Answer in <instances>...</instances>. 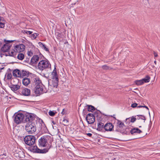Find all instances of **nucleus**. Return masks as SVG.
I'll return each instance as SVG.
<instances>
[{
  "instance_id": "5",
  "label": "nucleus",
  "mask_w": 160,
  "mask_h": 160,
  "mask_svg": "<svg viewBox=\"0 0 160 160\" xmlns=\"http://www.w3.org/2000/svg\"><path fill=\"white\" fill-rule=\"evenodd\" d=\"M36 140L35 137L33 135H28L24 138L25 143L28 146L34 145L35 143Z\"/></svg>"
},
{
  "instance_id": "38",
  "label": "nucleus",
  "mask_w": 160,
  "mask_h": 160,
  "mask_svg": "<svg viewBox=\"0 0 160 160\" xmlns=\"http://www.w3.org/2000/svg\"><path fill=\"white\" fill-rule=\"evenodd\" d=\"M4 27V24L3 23H2L0 22V28H3Z\"/></svg>"
},
{
  "instance_id": "39",
  "label": "nucleus",
  "mask_w": 160,
  "mask_h": 160,
  "mask_svg": "<svg viewBox=\"0 0 160 160\" xmlns=\"http://www.w3.org/2000/svg\"><path fill=\"white\" fill-rule=\"evenodd\" d=\"M138 104L136 103H134L132 104L131 105V107L133 108H135L137 107Z\"/></svg>"
},
{
  "instance_id": "46",
  "label": "nucleus",
  "mask_w": 160,
  "mask_h": 160,
  "mask_svg": "<svg viewBox=\"0 0 160 160\" xmlns=\"http://www.w3.org/2000/svg\"><path fill=\"white\" fill-rule=\"evenodd\" d=\"M4 54H2V53L0 52V55L1 57H2V55H4Z\"/></svg>"
},
{
  "instance_id": "32",
  "label": "nucleus",
  "mask_w": 160,
  "mask_h": 160,
  "mask_svg": "<svg viewBox=\"0 0 160 160\" xmlns=\"http://www.w3.org/2000/svg\"><path fill=\"white\" fill-rule=\"evenodd\" d=\"M63 124L64 126L67 125L68 123V121L67 119H64L62 120Z\"/></svg>"
},
{
  "instance_id": "26",
  "label": "nucleus",
  "mask_w": 160,
  "mask_h": 160,
  "mask_svg": "<svg viewBox=\"0 0 160 160\" xmlns=\"http://www.w3.org/2000/svg\"><path fill=\"white\" fill-rule=\"evenodd\" d=\"M24 58V55L23 54L19 53L17 56V58L20 60H22Z\"/></svg>"
},
{
  "instance_id": "4",
  "label": "nucleus",
  "mask_w": 160,
  "mask_h": 160,
  "mask_svg": "<svg viewBox=\"0 0 160 160\" xmlns=\"http://www.w3.org/2000/svg\"><path fill=\"white\" fill-rule=\"evenodd\" d=\"M5 44L2 47L1 50L3 52H8L12 46V43L13 42L12 40H6L5 39L4 40Z\"/></svg>"
},
{
  "instance_id": "35",
  "label": "nucleus",
  "mask_w": 160,
  "mask_h": 160,
  "mask_svg": "<svg viewBox=\"0 0 160 160\" xmlns=\"http://www.w3.org/2000/svg\"><path fill=\"white\" fill-rule=\"evenodd\" d=\"M136 118L133 116L131 118L130 122H134L136 121Z\"/></svg>"
},
{
  "instance_id": "15",
  "label": "nucleus",
  "mask_w": 160,
  "mask_h": 160,
  "mask_svg": "<svg viewBox=\"0 0 160 160\" xmlns=\"http://www.w3.org/2000/svg\"><path fill=\"white\" fill-rule=\"evenodd\" d=\"M13 75L14 77H20L21 76V71L18 69H16L13 72Z\"/></svg>"
},
{
  "instance_id": "19",
  "label": "nucleus",
  "mask_w": 160,
  "mask_h": 160,
  "mask_svg": "<svg viewBox=\"0 0 160 160\" xmlns=\"http://www.w3.org/2000/svg\"><path fill=\"white\" fill-rule=\"evenodd\" d=\"M131 133L132 134H133L134 133H140L142 132V131L138 128H134L132 129L131 131Z\"/></svg>"
},
{
  "instance_id": "36",
  "label": "nucleus",
  "mask_w": 160,
  "mask_h": 160,
  "mask_svg": "<svg viewBox=\"0 0 160 160\" xmlns=\"http://www.w3.org/2000/svg\"><path fill=\"white\" fill-rule=\"evenodd\" d=\"M102 68L104 70H108L109 69V67L106 65L102 66Z\"/></svg>"
},
{
  "instance_id": "13",
  "label": "nucleus",
  "mask_w": 160,
  "mask_h": 160,
  "mask_svg": "<svg viewBox=\"0 0 160 160\" xmlns=\"http://www.w3.org/2000/svg\"><path fill=\"white\" fill-rule=\"evenodd\" d=\"M118 121L117 122V127L115 129V131L118 132H121V131L120 128H123L125 127L124 124L122 122L118 120H117Z\"/></svg>"
},
{
  "instance_id": "50",
  "label": "nucleus",
  "mask_w": 160,
  "mask_h": 160,
  "mask_svg": "<svg viewBox=\"0 0 160 160\" xmlns=\"http://www.w3.org/2000/svg\"><path fill=\"white\" fill-rule=\"evenodd\" d=\"M112 160H115V158H114V159Z\"/></svg>"
},
{
  "instance_id": "33",
  "label": "nucleus",
  "mask_w": 160,
  "mask_h": 160,
  "mask_svg": "<svg viewBox=\"0 0 160 160\" xmlns=\"http://www.w3.org/2000/svg\"><path fill=\"white\" fill-rule=\"evenodd\" d=\"M56 112H55L52 111H50L48 112L49 115L51 116H53L55 114Z\"/></svg>"
},
{
  "instance_id": "2",
  "label": "nucleus",
  "mask_w": 160,
  "mask_h": 160,
  "mask_svg": "<svg viewBox=\"0 0 160 160\" xmlns=\"http://www.w3.org/2000/svg\"><path fill=\"white\" fill-rule=\"evenodd\" d=\"M44 88V87L41 81L38 80L36 81L35 87L33 90L37 95H38L46 92Z\"/></svg>"
},
{
  "instance_id": "40",
  "label": "nucleus",
  "mask_w": 160,
  "mask_h": 160,
  "mask_svg": "<svg viewBox=\"0 0 160 160\" xmlns=\"http://www.w3.org/2000/svg\"><path fill=\"white\" fill-rule=\"evenodd\" d=\"M153 54L154 55V57L155 58L158 56V53L155 51H153Z\"/></svg>"
},
{
  "instance_id": "43",
  "label": "nucleus",
  "mask_w": 160,
  "mask_h": 160,
  "mask_svg": "<svg viewBox=\"0 0 160 160\" xmlns=\"http://www.w3.org/2000/svg\"><path fill=\"white\" fill-rule=\"evenodd\" d=\"M64 109H63L62 111L61 112V113L62 114H64L65 113V112H64Z\"/></svg>"
},
{
  "instance_id": "48",
  "label": "nucleus",
  "mask_w": 160,
  "mask_h": 160,
  "mask_svg": "<svg viewBox=\"0 0 160 160\" xmlns=\"http://www.w3.org/2000/svg\"><path fill=\"white\" fill-rule=\"evenodd\" d=\"M2 45V42L0 41V47L1 46V45Z\"/></svg>"
},
{
  "instance_id": "47",
  "label": "nucleus",
  "mask_w": 160,
  "mask_h": 160,
  "mask_svg": "<svg viewBox=\"0 0 160 160\" xmlns=\"http://www.w3.org/2000/svg\"><path fill=\"white\" fill-rule=\"evenodd\" d=\"M142 107H143V106L140 105V106H138V108H142Z\"/></svg>"
},
{
  "instance_id": "3",
  "label": "nucleus",
  "mask_w": 160,
  "mask_h": 160,
  "mask_svg": "<svg viewBox=\"0 0 160 160\" xmlns=\"http://www.w3.org/2000/svg\"><path fill=\"white\" fill-rule=\"evenodd\" d=\"M33 119L28 121V122L27 123L25 126V129L26 132L28 134H32L36 130V127L34 123L32 122Z\"/></svg>"
},
{
  "instance_id": "44",
  "label": "nucleus",
  "mask_w": 160,
  "mask_h": 160,
  "mask_svg": "<svg viewBox=\"0 0 160 160\" xmlns=\"http://www.w3.org/2000/svg\"><path fill=\"white\" fill-rule=\"evenodd\" d=\"M143 107L146 108L148 110H149L148 108L146 106H145V105L143 106Z\"/></svg>"
},
{
  "instance_id": "14",
  "label": "nucleus",
  "mask_w": 160,
  "mask_h": 160,
  "mask_svg": "<svg viewBox=\"0 0 160 160\" xmlns=\"http://www.w3.org/2000/svg\"><path fill=\"white\" fill-rule=\"evenodd\" d=\"M39 58V57L38 55H34L32 58L30 62L32 64H36L38 61Z\"/></svg>"
},
{
  "instance_id": "34",
  "label": "nucleus",
  "mask_w": 160,
  "mask_h": 160,
  "mask_svg": "<svg viewBox=\"0 0 160 160\" xmlns=\"http://www.w3.org/2000/svg\"><path fill=\"white\" fill-rule=\"evenodd\" d=\"M38 35V34L37 33H34V34H32V38L33 39H35Z\"/></svg>"
},
{
  "instance_id": "10",
  "label": "nucleus",
  "mask_w": 160,
  "mask_h": 160,
  "mask_svg": "<svg viewBox=\"0 0 160 160\" xmlns=\"http://www.w3.org/2000/svg\"><path fill=\"white\" fill-rule=\"evenodd\" d=\"M86 119L88 123L89 124H92L95 121V117L93 114L92 113H89L87 114Z\"/></svg>"
},
{
  "instance_id": "45",
  "label": "nucleus",
  "mask_w": 160,
  "mask_h": 160,
  "mask_svg": "<svg viewBox=\"0 0 160 160\" xmlns=\"http://www.w3.org/2000/svg\"><path fill=\"white\" fill-rule=\"evenodd\" d=\"M130 120V118H127L126 119V121H129Z\"/></svg>"
},
{
  "instance_id": "51",
  "label": "nucleus",
  "mask_w": 160,
  "mask_h": 160,
  "mask_svg": "<svg viewBox=\"0 0 160 160\" xmlns=\"http://www.w3.org/2000/svg\"><path fill=\"white\" fill-rule=\"evenodd\" d=\"M141 126H139V128H141Z\"/></svg>"
},
{
  "instance_id": "12",
  "label": "nucleus",
  "mask_w": 160,
  "mask_h": 160,
  "mask_svg": "<svg viewBox=\"0 0 160 160\" xmlns=\"http://www.w3.org/2000/svg\"><path fill=\"white\" fill-rule=\"evenodd\" d=\"M114 125L110 122L107 123L104 125V129L107 131H112L113 130Z\"/></svg>"
},
{
  "instance_id": "18",
  "label": "nucleus",
  "mask_w": 160,
  "mask_h": 160,
  "mask_svg": "<svg viewBox=\"0 0 160 160\" xmlns=\"http://www.w3.org/2000/svg\"><path fill=\"white\" fill-rule=\"evenodd\" d=\"M103 128L104 129V124L101 122H99L98 123V127L97 129L98 131H101Z\"/></svg>"
},
{
  "instance_id": "49",
  "label": "nucleus",
  "mask_w": 160,
  "mask_h": 160,
  "mask_svg": "<svg viewBox=\"0 0 160 160\" xmlns=\"http://www.w3.org/2000/svg\"><path fill=\"white\" fill-rule=\"evenodd\" d=\"M156 62H156V60H155V61H154V63H155V64H156Z\"/></svg>"
},
{
  "instance_id": "27",
  "label": "nucleus",
  "mask_w": 160,
  "mask_h": 160,
  "mask_svg": "<svg viewBox=\"0 0 160 160\" xmlns=\"http://www.w3.org/2000/svg\"><path fill=\"white\" fill-rule=\"evenodd\" d=\"M28 75V72L26 71L22 70L21 72V77H23L27 76Z\"/></svg>"
},
{
  "instance_id": "6",
  "label": "nucleus",
  "mask_w": 160,
  "mask_h": 160,
  "mask_svg": "<svg viewBox=\"0 0 160 160\" xmlns=\"http://www.w3.org/2000/svg\"><path fill=\"white\" fill-rule=\"evenodd\" d=\"M51 147V145L49 144L48 148H44L43 149H40L38 148L37 146H35L32 148V151L33 152L37 153H45L48 152Z\"/></svg>"
},
{
  "instance_id": "9",
  "label": "nucleus",
  "mask_w": 160,
  "mask_h": 160,
  "mask_svg": "<svg viewBox=\"0 0 160 160\" xmlns=\"http://www.w3.org/2000/svg\"><path fill=\"white\" fill-rule=\"evenodd\" d=\"M25 45L23 44L18 45L14 47L13 50L16 52H23L25 49Z\"/></svg>"
},
{
  "instance_id": "30",
  "label": "nucleus",
  "mask_w": 160,
  "mask_h": 160,
  "mask_svg": "<svg viewBox=\"0 0 160 160\" xmlns=\"http://www.w3.org/2000/svg\"><path fill=\"white\" fill-rule=\"evenodd\" d=\"M22 32L24 34H26L27 35L31 34L32 33V32L27 31L26 30H23Z\"/></svg>"
},
{
  "instance_id": "7",
  "label": "nucleus",
  "mask_w": 160,
  "mask_h": 160,
  "mask_svg": "<svg viewBox=\"0 0 160 160\" xmlns=\"http://www.w3.org/2000/svg\"><path fill=\"white\" fill-rule=\"evenodd\" d=\"M50 64H49L48 61L46 60H42L38 63V67L39 69L42 71L44 69L48 68Z\"/></svg>"
},
{
  "instance_id": "20",
  "label": "nucleus",
  "mask_w": 160,
  "mask_h": 160,
  "mask_svg": "<svg viewBox=\"0 0 160 160\" xmlns=\"http://www.w3.org/2000/svg\"><path fill=\"white\" fill-rule=\"evenodd\" d=\"M10 88L13 91H16L20 88V86L18 85H12L10 86Z\"/></svg>"
},
{
  "instance_id": "28",
  "label": "nucleus",
  "mask_w": 160,
  "mask_h": 160,
  "mask_svg": "<svg viewBox=\"0 0 160 160\" xmlns=\"http://www.w3.org/2000/svg\"><path fill=\"white\" fill-rule=\"evenodd\" d=\"M87 106L88 111L89 112H92L93 111H94L95 110L94 107L92 105H88Z\"/></svg>"
},
{
  "instance_id": "37",
  "label": "nucleus",
  "mask_w": 160,
  "mask_h": 160,
  "mask_svg": "<svg viewBox=\"0 0 160 160\" xmlns=\"http://www.w3.org/2000/svg\"><path fill=\"white\" fill-rule=\"evenodd\" d=\"M137 116H138L139 118H141L142 120H144V121L146 120V118L144 116L142 115H138Z\"/></svg>"
},
{
  "instance_id": "23",
  "label": "nucleus",
  "mask_w": 160,
  "mask_h": 160,
  "mask_svg": "<svg viewBox=\"0 0 160 160\" xmlns=\"http://www.w3.org/2000/svg\"><path fill=\"white\" fill-rule=\"evenodd\" d=\"M39 44L40 46L42 48V49H43L46 51H49V50L48 48L46 47V46L45 45L42 43V42H39Z\"/></svg>"
},
{
  "instance_id": "25",
  "label": "nucleus",
  "mask_w": 160,
  "mask_h": 160,
  "mask_svg": "<svg viewBox=\"0 0 160 160\" xmlns=\"http://www.w3.org/2000/svg\"><path fill=\"white\" fill-rule=\"evenodd\" d=\"M18 155V157L20 158H23L25 157L24 153L22 151L18 152V153H16Z\"/></svg>"
},
{
  "instance_id": "22",
  "label": "nucleus",
  "mask_w": 160,
  "mask_h": 160,
  "mask_svg": "<svg viewBox=\"0 0 160 160\" xmlns=\"http://www.w3.org/2000/svg\"><path fill=\"white\" fill-rule=\"evenodd\" d=\"M8 52V54H5V55L6 56H9L11 57H14L15 55H16L15 53L16 52H15L14 51H10L9 50L8 51V52Z\"/></svg>"
},
{
  "instance_id": "24",
  "label": "nucleus",
  "mask_w": 160,
  "mask_h": 160,
  "mask_svg": "<svg viewBox=\"0 0 160 160\" xmlns=\"http://www.w3.org/2000/svg\"><path fill=\"white\" fill-rule=\"evenodd\" d=\"M150 77L148 75H147L145 78L142 79L143 82H148L150 81Z\"/></svg>"
},
{
  "instance_id": "8",
  "label": "nucleus",
  "mask_w": 160,
  "mask_h": 160,
  "mask_svg": "<svg viewBox=\"0 0 160 160\" xmlns=\"http://www.w3.org/2000/svg\"><path fill=\"white\" fill-rule=\"evenodd\" d=\"M48 138L47 137L43 136L38 140V145L39 146L45 147L48 143Z\"/></svg>"
},
{
  "instance_id": "41",
  "label": "nucleus",
  "mask_w": 160,
  "mask_h": 160,
  "mask_svg": "<svg viewBox=\"0 0 160 160\" xmlns=\"http://www.w3.org/2000/svg\"><path fill=\"white\" fill-rule=\"evenodd\" d=\"M86 134L89 137H91L92 136V134L90 133H87Z\"/></svg>"
},
{
  "instance_id": "42",
  "label": "nucleus",
  "mask_w": 160,
  "mask_h": 160,
  "mask_svg": "<svg viewBox=\"0 0 160 160\" xmlns=\"http://www.w3.org/2000/svg\"><path fill=\"white\" fill-rule=\"evenodd\" d=\"M32 54L33 53L32 52H28V56H31V55H32Z\"/></svg>"
},
{
  "instance_id": "17",
  "label": "nucleus",
  "mask_w": 160,
  "mask_h": 160,
  "mask_svg": "<svg viewBox=\"0 0 160 160\" xmlns=\"http://www.w3.org/2000/svg\"><path fill=\"white\" fill-rule=\"evenodd\" d=\"M51 75L52 79L57 78V79H58L57 72V69L55 67L54 68L52 73Z\"/></svg>"
},
{
  "instance_id": "29",
  "label": "nucleus",
  "mask_w": 160,
  "mask_h": 160,
  "mask_svg": "<svg viewBox=\"0 0 160 160\" xmlns=\"http://www.w3.org/2000/svg\"><path fill=\"white\" fill-rule=\"evenodd\" d=\"M135 83L137 85H140L144 83L142 79L141 80H136L135 81Z\"/></svg>"
},
{
  "instance_id": "16",
  "label": "nucleus",
  "mask_w": 160,
  "mask_h": 160,
  "mask_svg": "<svg viewBox=\"0 0 160 160\" xmlns=\"http://www.w3.org/2000/svg\"><path fill=\"white\" fill-rule=\"evenodd\" d=\"M31 82L30 79L28 78H24L22 80L23 84L25 86H27Z\"/></svg>"
},
{
  "instance_id": "1",
  "label": "nucleus",
  "mask_w": 160,
  "mask_h": 160,
  "mask_svg": "<svg viewBox=\"0 0 160 160\" xmlns=\"http://www.w3.org/2000/svg\"><path fill=\"white\" fill-rule=\"evenodd\" d=\"M15 122L18 124L21 122H28V121L32 120L34 118L33 115L32 114H28L27 115H24L21 113H18L14 114L13 116Z\"/></svg>"
},
{
  "instance_id": "11",
  "label": "nucleus",
  "mask_w": 160,
  "mask_h": 160,
  "mask_svg": "<svg viewBox=\"0 0 160 160\" xmlns=\"http://www.w3.org/2000/svg\"><path fill=\"white\" fill-rule=\"evenodd\" d=\"M20 94L23 96H28L30 95V90L27 88H24L20 89Z\"/></svg>"
},
{
  "instance_id": "21",
  "label": "nucleus",
  "mask_w": 160,
  "mask_h": 160,
  "mask_svg": "<svg viewBox=\"0 0 160 160\" xmlns=\"http://www.w3.org/2000/svg\"><path fill=\"white\" fill-rule=\"evenodd\" d=\"M58 79H52V85L54 87L57 88L58 86Z\"/></svg>"
},
{
  "instance_id": "31",
  "label": "nucleus",
  "mask_w": 160,
  "mask_h": 160,
  "mask_svg": "<svg viewBox=\"0 0 160 160\" xmlns=\"http://www.w3.org/2000/svg\"><path fill=\"white\" fill-rule=\"evenodd\" d=\"M5 76H6L8 80L11 79L12 77V75L11 73H8L6 74Z\"/></svg>"
}]
</instances>
